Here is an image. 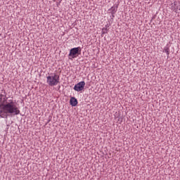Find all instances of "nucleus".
Here are the masks:
<instances>
[{"label": "nucleus", "instance_id": "nucleus-4", "mask_svg": "<svg viewBox=\"0 0 180 180\" xmlns=\"http://www.w3.org/2000/svg\"><path fill=\"white\" fill-rule=\"evenodd\" d=\"M16 110L18 111V112H6V111H5V110L1 108L0 109V116L1 117H3L4 119H8V116H9V115H19V113H20V110H19V108H18L16 107Z\"/></svg>", "mask_w": 180, "mask_h": 180}, {"label": "nucleus", "instance_id": "nucleus-10", "mask_svg": "<svg viewBox=\"0 0 180 180\" xmlns=\"http://www.w3.org/2000/svg\"><path fill=\"white\" fill-rule=\"evenodd\" d=\"M106 33H108V29L107 28H103L102 34H106Z\"/></svg>", "mask_w": 180, "mask_h": 180}, {"label": "nucleus", "instance_id": "nucleus-1", "mask_svg": "<svg viewBox=\"0 0 180 180\" xmlns=\"http://www.w3.org/2000/svg\"><path fill=\"white\" fill-rule=\"evenodd\" d=\"M0 109H4L5 112L8 113H18L13 100H9L8 103V97H6V91L5 90H1L0 94Z\"/></svg>", "mask_w": 180, "mask_h": 180}, {"label": "nucleus", "instance_id": "nucleus-5", "mask_svg": "<svg viewBox=\"0 0 180 180\" xmlns=\"http://www.w3.org/2000/svg\"><path fill=\"white\" fill-rule=\"evenodd\" d=\"M85 88V82L82 81L75 85L74 89L77 92H81Z\"/></svg>", "mask_w": 180, "mask_h": 180}, {"label": "nucleus", "instance_id": "nucleus-8", "mask_svg": "<svg viewBox=\"0 0 180 180\" xmlns=\"http://www.w3.org/2000/svg\"><path fill=\"white\" fill-rule=\"evenodd\" d=\"M110 11H111V14L112 15V18H115V13L117 12V6H113L112 7H111Z\"/></svg>", "mask_w": 180, "mask_h": 180}, {"label": "nucleus", "instance_id": "nucleus-7", "mask_svg": "<svg viewBox=\"0 0 180 180\" xmlns=\"http://www.w3.org/2000/svg\"><path fill=\"white\" fill-rule=\"evenodd\" d=\"M70 103L72 106H77L78 105V100L75 97H72L70 100Z\"/></svg>", "mask_w": 180, "mask_h": 180}, {"label": "nucleus", "instance_id": "nucleus-2", "mask_svg": "<svg viewBox=\"0 0 180 180\" xmlns=\"http://www.w3.org/2000/svg\"><path fill=\"white\" fill-rule=\"evenodd\" d=\"M46 78L49 86H56V85L60 84V76L58 75L54 74L53 76H48Z\"/></svg>", "mask_w": 180, "mask_h": 180}, {"label": "nucleus", "instance_id": "nucleus-3", "mask_svg": "<svg viewBox=\"0 0 180 180\" xmlns=\"http://www.w3.org/2000/svg\"><path fill=\"white\" fill-rule=\"evenodd\" d=\"M79 54H81V47L71 49L68 55L69 60L77 58Z\"/></svg>", "mask_w": 180, "mask_h": 180}, {"label": "nucleus", "instance_id": "nucleus-9", "mask_svg": "<svg viewBox=\"0 0 180 180\" xmlns=\"http://www.w3.org/2000/svg\"><path fill=\"white\" fill-rule=\"evenodd\" d=\"M164 53H166L167 55V57L169 56V47H165L164 49Z\"/></svg>", "mask_w": 180, "mask_h": 180}, {"label": "nucleus", "instance_id": "nucleus-6", "mask_svg": "<svg viewBox=\"0 0 180 180\" xmlns=\"http://www.w3.org/2000/svg\"><path fill=\"white\" fill-rule=\"evenodd\" d=\"M172 11H174V12H178V9L180 10V6H178V1H174L171 4Z\"/></svg>", "mask_w": 180, "mask_h": 180}]
</instances>
